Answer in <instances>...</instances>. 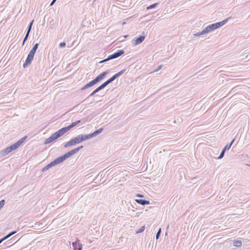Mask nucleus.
I'll list each match as a JSON object with an SVG mask.
<instances>
[{"label": "nucleus", "instance_id": "obj_5", "mask_svg": "<svg viewBox=\"0 0 250 250\" xmlns=\"http://www.w3.org/2000/svg\"><path fill=\"white\" fill-rule=\"evenodd\" d=\"M80 143H81L80 140V137L77 136L76 137L67 142L64 145V147H67L70 146H74Z\"/></svg>", "mask_w": 250, "mask_h": 250}, {"label": "nucleus", "instance_id": "obj_39", "mask_svg": "<svg viewBox=\"0 0 250 250\" xmlns=\"http://www.w3.org/2000/svg\"><path fill=\"white\" fill-rule=\"evenodd\" d=\"M65 45H66V43L65 42H62L59 44V46L61 47H63L65 46Z\"/></svg>", "mask_w": 250, "mask_h": 250}, {"label": "nucleus", "instance_id": "obj_38", "mask_svg": "<svg viewBox=\"0 0 250 250\" xmlns=\"http://www.w3.org/2000/svg\"><path fill=\"white\" fill-rule=\"evenodd\" d=\"M162 67H163V65H162V64L160 65L156 69H155L153 71V72L158 71L159 70H160L162 68Z\"/></svg>", "mask_w": 250, "mask_h": 250}, {"label": "nucleus", "instance_id": "obj_36", "mask_svg": "<svg viewBox=\"0 0 250 250\" xmlns=\"http://www.w3.org/2000/svg\"><path fill=\"white\" fill-rule=\"evenodd\" d=\"M98 91V90L96 88V89H95L90 95L88 97H91V96H93L95 94H96V93H97Z\"/></svg>", "mask_w": 250, "mask_h": 250}, {"label": "nucleus", "instance_id": "obj_35", "mask_svg": "<svg viewBox=\"0 0 250 250\" xmlns=\"http://www.w3.org/2000/svg\"><path fill=\"white\" fill-rule=\"evenodd\" d=\"M114 78H113L112 76L110 78H109L108 80H107L106 81L108 83V84L114 81L115 80L114 79Z\"/></svg>", "mask_w": 250, "mask_h": 250}, {"label": "nucleus", "instance_id": "obj_17", "mask_svg": "<svg viewBox=\"0 0 250 250\" xmlns=\"http://www.w3.org/2000/svg\"><path fill=\"white\" fill-rule=\"evenodd\" d=\"M94 84H95L93 82V81L92 80V81H90L89 83H88L87 84L85 85L83 87L81 88V90H83L86 89L90 87L93 86Z\"/></svg>", "mask_w": 250, "mask_h": 250}, {"label": "nucleus", "instance_id": "obj_6", "mask_svg": "<svg viewBox=\"0 0 250 250\" xmlns=\"http://www.w3.org/2000/svg\"><path fill=\"white\" fill-rule=\"evenodd\" d=\"M124 53L125 51L124 50H118L117 52L109 55L108 56V59L110 60L112 59L117 58L118 57L121 56L122 55L124 54Z\"/></svg>", "mask_w": 250, "mask_h": 250}, {"label": "nucleus", "instance_id": "obj_43", "mask_svg": "<svg viewBox=\"0 0 250 250\" xmlns=\"http://www.w3.org/2000/svg\"><path fill=\"white\" fill-rule=\"evenodd\" d=\"M112 77L113 78H114V79L115 80L117 78L119 77V76H118V73H116L115 75H114Z\"/></svg>", "mask_w": 250, "mask_h": 250}, {"label": "nucleus", "instance_id": "obj_10", "mask_svg": "<svg viewBox=\"0 0 250 250\" xmlns=\"http://www.w3.org/2000/svg\"><path fill=\"white\" fill-rule=\"evenodd\" d=\"M72 247L73 250H82V245L80 243L79 240H77L75 242L72 243Z\"/></svg>", "mask_w": 250, "mask_h": 250}, {"label": "nucleus", "instance_id": "obj_37", "mask_svg": "<svg viewBox=\"0 0 250 250\" xmlns=\"http://www.w3.org/2000/svg\"><path fill=\"white\" fill-rule=\"evenodd\" d=\"M52 163V164L53 165V166H56V165L57 164H59V163H58L56 159H55L54 160H53L52 162H51Z\"/></svg>", "mask_w": 250, "mask_h": 250}, {"label": "nucleus", "instance_id": "obj_26", "mask_svg": "<svg viewBox=\"0 0 250 250\" xmlns=\"http://www.w3.org/2000/svg\"><path fill=\"white\" fill-rule=\"evenodd\" d=\"M233 245L235 247H240L242 245V242L241 241H235L233 243Z\"/></svg>", "mask_w": 250, "mask_h": 250}, {"label": "nucleus", "instance_id": "obj_9", "mask_svg": "<svg viewBox=\"0 0 250 250\" xmlns=\"http://www.w3.org/2000/svg\"><path fill=\"white\" fill-rule=\"evenodd\" d=\"M145 39V36H140L139 37L134 39L132 42L133 45L136 46L141 43L144 41Z\"/></svg>", "mask_w": 250, "mask_h": 250}, {"label": "nucleus", "instance_id": "obj_13", "mask_svg": "<svg viewBox=\"0 0 250 250\" xmlns=\"http://www.w3.org/2000/svg\"><path fill=\"white\" fill-rule=\"evenodd\" d=\"M78 137H80V140L81 142H82L86 140H88L91 138H92V137L91 134H86V135L81 134V135H78Z\"/></svg>", "mask_w": 250, "mask_h": 250}, {"label": "nucleus", "instance_id": "obj_14", "mask_svg": "<svg viewBox=\"0 0 250 250\" xmlns=\"http://www.w3.org/2000/svg\"><path fill=\"white\" fill-rule=\"evenodd\" d=\"M230 18H229L228 19H226L221 21L216 22L214 24V27L216 29H217L221 26H222L223 25H224L227 21Z\"/></svg>", "mask_w": 250, "mask_h": 250}, {"label": "nucleus", "instance_id": "obj_20", "mask_svg": "<svg viewBox=\"0 0 250 250\" xmlns=\"http://www.w3.org/2000/svg\"><path fill=\"white\" fill-rule=\"evenodd\" d=\"M83 148V146H79L77 148H75L71 150H70V152L72 154V155L76 154L77 152H78L79 150H80L82 148Z\"/></svg>", "mask_w": 250, "mask_h": 250}, {"label": "nucleus", "instance_id": "obj_33", "mask_svg": "<svg viewBox=\"0 0 250 250\" xmlns=\"http://www.w3.org/2000/svg\"><path fill=\"white\" fill-rule=\"evenodd\" d=\"M5 204L4 200H2L0 201V209L3 207Z\"/></svg>", "mask_w": 250, "mask_h": 250}, {"label": "nucleus", "instance_id": "obj_18", "mask_svg": "<svg viewBox=\"0 0 250 250\" xmlns=\"http://www.w3.org/2000/svg\"><path fill=\"white\" fill-rule=\"evenodd\" d=\"M103 128H100L99 129L95 131L92 133H91L92 138L97 136L98 135L100 134L103 131Z\"/></svg>", "mask_w": 250, "mask_h": 250}, {"label": "nucleus", "instance_id": "obj_45", "mask_svg": "<svg viewBox=\"0 0 250 250\" xmlns=\"http://www.w3.org/2000/svg\"><path fill=\"white\" fill-rule=\"evenodd\" d=\"M56 0H53L51 3H50V6L53 5Z\"/></svg>", "mask_w": 250, "mask_h": 250}, {"label": "nucleus", "instance_id": "obj_28", "mask_svg": "<svg viewBox=\"0 0 250 250\" xmlns=\"http://www.w3.org/2000/svg\"><path fill=\"white\" fill-rule=\"evenodd\" d=\"M205 32H203V30L201 32H197L194 34V37H198L202 35L205 34Z\"/></svg>", "mask_w": 250, "mask_h": 250}, {"label": "nucleus", "instance_id": "obj_8", "mask_svg": "<svg viewBox=\"0 0 250 250\" xmlns=\"http://www.w3.org/2000/svg\"><path fill=\"white\" fill-rule=\"evenodd\" d=\"M234 141V139H233L229 144H228L227 145H226L225 146V147L222 150L220 155L218 156V159H221L224 157L225 151L227 150H229L230 148V147L232 146Z\"/></svg>", "mask_w": 250, "mask_h": 250}, {"label": "nucleus", "instance_id": "obj_40", "mask_svg": "<svg viewBox=\"0 0 250 250\" xmlns=\"http://www.w3.org/2000/svg\"><path fill=\"white\" fill-rule=\"evenodd\" d=\"M28 37H27L26 36H25L24 38V39H23V42H22V45L23 46L24 44V43L25 42L27 41V40L28 39Z\"/></svg>", "mask_w": 250, "mask_h": 250}, {"label": "nucleus", "instance_id": "obj_30", "mask_svg": "<svg viewBox=\"0 0 250 250\" xmlns=\"http://www.w3.org/2000/svg\"><path fill=\"white\" fill-rule=\"evenodd\" d=\"M161 233V229L160 228L156 234V239L157 240L160 237Z\"/></svg>", "mask_w": 250, "mask_h": 250}, {"label": "nucleus", "instance_id": "obj_15", "mask_svg": "<svg viewBox=\"0 0 250 250\" xmlns=\"http://www.w3.org/2000/svg\"><path fill=\"white\" fill-rule=\"evenodd\" d=\"M135 201L143 206L146 205H149V201L148 200H146L144 199H136Z\"/></svg>", "mask_w": 250, "mask_h": 250}, {"label": "nucleus", "instance_id": "obj_42", "mask_svg": "<svg viewBox=\"0 0 250 250\" xmlns=\"http://www.w3.org/2000/svg\"><path fill=\"white\" fill-rule=\"evenodd\" d=\"M102 84L103 85V86H104V88L106 86H107V85L108 84V83L107 82V81H105V82H104V83L103 84Z\"/></svg>", "mask_w": 250, "mask_h": 250}, {"label": "nucleus", "instance_id": "obj_16", "mask_svg": "<svg viewBox=\"0 0 250 250\" xmlns=\"http://www.w3.org/2000/svg\"><path fill=\"white\" fill-rule=\"evenodd\" d=\"M16 232H17L16 231H13L10 232L9 234H8L6 236H5L4 237H3V238H2L1 239H0V240L1 241V242L2 243L3 241H4L6 239H8L9 237H10L12 235L15 234Z\"/></svg>", "mask_w": 250, "mask_h": 250}, {"label": "nucleus", "instance_id": "obj_44", "mask_svg": "<svg viewBox=\"0 0 250 250\" xmlns=\"http://www.w3.org/2000/svg\"><path fill=\"white\" fill-rule=\"evenodd\" d=\"M30 32V31H28V30L27 31L26 33V35H25V36H26L27 37H28Z\"/></svg>", "mask_w": 250, "mask_h": 250}, {"label": "nucleus", "instance_id": "obj_24", "mask_svg": "<svg viewBox=\"0 0 250 250\" xmlns=\"http://www.w3.org/2000/svg\"><path fill=\"white\" fill-rule=\"evenodd\" d=\"M27 136H24L20 139L17 142V143L18 144V145L20 146L24 142V141L27 139Z\"/></svg>", "mask_w": 250, "mask_h": 250}, {"label": "nucleus", "instance_id": "obj_31", "mask_svg": "<svg viewBox=\"0 0 250 250\" xmlns=\"http://www.w3.org/2000/svg\"><path fill=\"white\" fill-rule=\"evenodd\" d=\"M34 22V20H33L30 23H29V24L28 25V29H27V30L29 31H31V28H32V26L33 25V23Z\"/></svg>", "mask_w": 250, "mask_h": 250}, {"label": "nucleus", "instance_id": "obj_7", "mask_svg": "<svg viewBox=\"0 0 250 250\" xmlns=\"http://www.w3.org/2000/svg\"><path fill=\"white\" fill-rule=\"evenodd\" d=\"M109 73L108 70H106L102 73H101L99 76H98L96 78H95L94 80H93V82L95 84L97 83L102 80H103L104 77L108 74Z\"/></svg>", "mask_w": 250, "mask_h": 250}, {"label": "nucleus", "instance_id": "obj_49", "mask_svg": "<svg viewBox=\"0 0 250 250\" xmlns=\"http://www.w3.org/2000/svg\"><path fill=\"white\" fill-rule=\"evenodd\" d=\"M247 165L250 167V164H247Z\"/></svg>", "mask_w": 250, "mask_h": 250}, {"label": "nucleus", "instance_id": "obj_29", "mask_svg": "<svg viewBox=\"0 0 250 250\" xmlns=\"http://www.w3.org/2000/svg\"><path fill=\"white\" fill-rule=\"evenodd\" d=\"M64 157H65V158L66 159L67 158H68L70 157H71V156H72V155L70 151H69L67 152V153H65L64 154Z\"/></svg>", "mask_w": 250, "mask_h": 250}, {"label": "nucleus", "instance_id": "obj_25", "mask_svg": "<svg viewBox=\"0 0 250 250\" xmlns=\"http://www.w3.org/2000/svg\"><path fill=\"white\" fill-rule=\"evenodd\" d=\"M158 4H159V3H155L152 4L147 6L146 9L147 10L151 9L152 8L156 7L157 5H158Z\"/></svg>", "mask_w": 250, "mask_h": 250}, {"label": "nucleus", "instance_id": "obj_12", "mask_svg": "<svg viewBox=\"0 0 250 250\" xmlns=\"http://www.w3.org/2000/svg\"><path fill=\"white\" fill-rule=\"evenodd\" d=\"M13 150L11 146H10L9 147H7L5 149L2 150L1 151L0 154H1V156L4 157V156H5L6 155H7L8 153H9Z\"/></svg>", "mask_w": 250, "mask_h": 250}, {"label": "nucleus", "instance_id": "obj_27", "mask_svg": "<svg viewBox=\"0 0 250 250\" xmlns=\"http://www.w3.org/2000/svg\"><path fill=\"white\" fill-rule=\"evenodd\" d=\"M11 146L13 150L16 149L20 146L18 145V144L17 142L15 143V144L12 145Z\"/></svg>", "mask_w": 250, "mask_h": 250}, {"label": "nucleus", "instance_id": "obj_2", "mask_svg": "<svg viewBox=\"0 0 250 250\" xmlns=\"http://www.w3.org/2000/svg\"><path fill=\"white\" fill-rule=\"evenodd\" d=\"M63 135V134L61 130L60 129H59L58 131H57L56 132L53 133L50 137H49V138L46 139L44 141V144L45 145L48 144L52 142L54 140H56L60 137L62 136Z\"/></svg>", "mask_w": 250, "mask_h": 250}, {"label": "nucleus", "instance_id": "obj_23", "mask_svg": "<svg viewBox=\"0 0 250 250\" xmlns=\"http://www.w3.org/2000/svg\"><path fill=\"white\" fill-rule=\"evenodd\" d=\"M56 160L59 164H60L63 162L65 160H66L65 157H64V155L56 158Z\"/></svg>", "mask_w": 250, "mask_h": 250}, {"label": "nucleus", "instance_id": "obj_11", "mask_svg": "<svg viewBox=\"0 0 250 250\" xmlns=\"http://www.w3.org/2000/svg\"><path fill=\"white\" fill-rule=\"evenodd\" d=\"M216 29L214 27V24L212 23L207 26L206 28L203 29V32H205L206 34L209 33L214 30Z\"/></svg>", "mask_w": 250, "mask_h": 250}, {"label": "nucleus", "instance_id": "obj_47", "mask_svg": "<svg viewBox=\"0 0 250 250\" xmlns=\"http://www.w3.org/2000/svg\"><path fill=\"white\" fill-rule=\"evenodd\" d=\"M137 196L138 197H143V195L141 194H137Z\"/></svg>", "mask_w": 250, "mask_h": 250}, {"label": "nucleus", "instance_id": "obj_48", "mask_svg": "<svg viewBox=\"0 0 250 250\" xmlns=\"http://www.w3.org/2000/svg\"><path fill=\"white\" fill-rule=\"evenodd\" d=\"M97 89L98 92L101 90V89H99V87L98 88H97Z\"/></svg>", "mask_w": 250, "mask_h": 250}, {"label": "nucleus", "instance_id": "obj_21", "mask_svg": "<svg viewBox=\"0 0 250 250\" xmlns=\"http://www.w3.org/2000/svg\"><path fill=\"white\" fill-rule=\"evenodd\" d=\"M53 167V165L51 163L48 164V165H47L45 167H44L42 170V172H44V171H46V170H47L48 169H49V168H50L51 167Z\"/></svg>", "mask_w": 250, "mask_h": 250}, {"label": "nucleus", "instance_id": "obj_41", "mask_svg": "<svg viewBox=\"0 0 250 250\" xmlns=\"http://www.w3.org/2000/svg\"><path fill=\"white\" fill-rule=\"evenodd\" d=\"M110 60L108 59V57L106 58V59H105L102 61H101V62H100V63H103V62H107L108 61H109Z\"/></svg>", "mask_w": 250, "mask_h": 250}, {"label": "nucleus", "instance_id": "obj_34", "mask_svg": "<svg viewBox=\"0 0 250 250\" xmlns=\"http://www.w3.org/2000/svg\"><path fill=\"white\" fill-rule=\"evenodd\" d=\"M126 71V69H123L122 70L119 71V72H118V76H121L125 71Z\"/></svg>", "mask_w": 250, "mask_h": 250}, {"label": "nucleus", "instance_id": "obj_50", "mask_svg": "<svg viewBox=\"0 0 250 250\" xmlns=\"http://www.w3.org/2000/svg\"><path fill=\"white\" fill-rule=\"evenodd\" d=\"M1 243V241L0 240V244Z\"/></svg>", "mask_w": 250, "mask_h": 250}, {"label": "nucleus", "instance_id": "obj_3", "mask_svg": "<svg viewBox=\"0 0 250 250\" xmlns=\"http://www.w3.org/2000/svg\"><path fill=\"white\" fill-rule=\"evenodd\" d=\"M63 135V134L61 130L60 129H59L58 131H57L56 132L53 133L50 137H49V138L46 139L44 141V144L45 145L48 144L52 142L54 140H56L60 137L62 136Z\"/></svg>", "mask_w": 250, "mask_h": 250}, {"label": "nucleus", "instance_id": "obj_19", "mask_svg": "<svg viewBox=\"0 0 250 250\" xmlns=\"http://www.w3.org/2000/svg\"><path fill=\"white\" fill-rule=\"evenodd\" d=\"M83 148V146H79L77 148H75L71 150H70V152L72 154V155L76 154L77 152H78L79 150H80L82 148Z\"/></svg>", "mask_w": 250, "mask_h": 250}, {"label": "nucleus", "instance_id": "obj_1", "mask_svg": "<svg viewBox=\"0 0 250 250\" xmlns=\"http://www.w3.org/2000/svg\"><path fill=\"white\" fill-rule=\"evenodd\" d=\"M39 47V43H37L34 44L33 48L31 49L30 51L29 52L27 57L25 60V62L23 63V67L24 68H26L27 66L29 65L34 58V56L35 54Z\"/></svg>", "mask_w": 250, "mask_h": 250}, {"label": "nucleus", "instance_id": "obj_46", "mask_svg": "<svg viewBox=\"0 0 250 250\" xmlns=\"http://www.w3.org/2000/svg\"><path fill=\"white\" fill-rule=\"evenodd\" d=\"M99 89H100L101 90L104 88V87L103 86V85L102 84H101L100 86H99Z\"/></svg>", "mask_w": 250, "mask_h": 250}, {"label": "nucleus", "instance_id": "obj_32", "mask_svg": "<svg viewBox=\"0 0 250 250\" xmlns=\"http://www.w3.org/2000/svg\"><path fill=\"white\" fill-rule=\"evenodd\" d=\"M145 226H142L141 227V228L136 231V233H141L143 231H144V230H145Z\"/></svg>", "mask_w": 250, "mask_h": 250}, {"label": "nucleus", "instance_id": "obj_4", "mask_svg": "<svg viewBox=\"0 0 250 250\" xmlns=\"http://www.w3.org/2000/svg\"><path fill=\"white\" fill-rule=\"evenodd\" d=\"M81 122L80 120H78L75 122L71 123L70 125L66 127H62L60 130L63 134H64L66 132H67L71 128L75 126L76 125H78Z\"/></svg>", "mask_w": 250, "mask_h": 250}, {"label": "nucleus", "instance_id": "obj_22", "mask_svg": "<svg viewBox=\"0 0 250 250\" xmlns=\"http://www.w3.org/2000/svg\"><path fill=\"white\" fill-rule=\"evenodd\" d=\"M56 160L59 164H60L63 162L65 160H66L65 157H64V155L56 158Z\"/></svg>", "mask_w": 250, "mask_h": 250}]
</instances>
